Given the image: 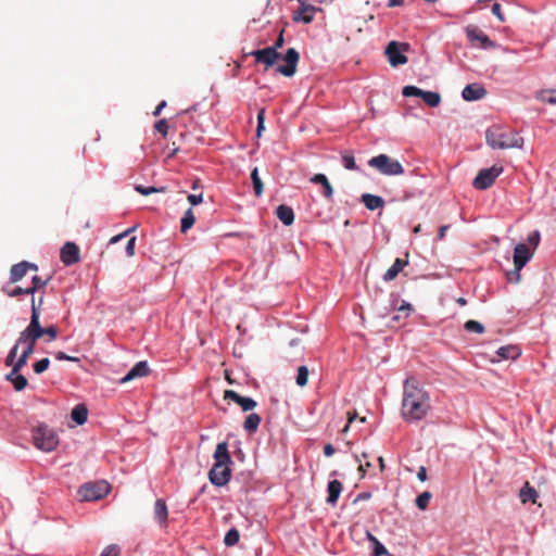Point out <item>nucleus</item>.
I'll return each mask as SVG.
<instances>
[{"label": "nucleus", "instance_id": "obj_45", "mask_svg": "<svg viewBox=\"0 0 556 556\" xmlns=\"http://www.w3.org/2000/svg\"><path fill=\"white\" fill-rule=\"evenodd\" d=\"M49 365H50L49 358H47V357L42 358L34 364V371L38 375L42 374L43 371H46L48 369Z\"/></svg>", "mask_w": 556, "mask_h": 556}, {"label": "nucleus", "instance_id": "obj_48", "mask_svg": "<svg viewBox=\"0 0 556 556\" xmlns=\"http://www.w3.org/2000/svg\"><path fill=\"white\" fill-rule=\"evenodd\" d=\"M17 351H18V346L15 343L13 345V348L10 350L8 356L5 357L4 363H5L7 366H12L13 367V365L15 363V359H16V356H17Z\"/></svg>", "mask_w": 556, "mask_h": 556}, {"label": "nucleus", "instance_id": "obj_35", "mask_svg": "<svg viewBox=\"0 0 556 556\" xmlns=\"http://www.w3.org/2000/svg\"><path fill=\"white\" fill-rule=\"evenodd\" d=\"M538 99L544 103L556 105V90H542Z\"/></svg>", "mask_w": 556, "mask_h": 556}, {"label": "nucleus", "instance_id": "obj_26", "mask_svg": "<svg viewBox=\"0 0 556 556\" xmlns=\"http://www.w3.org/2000/svg\"><path fill=\"white\" fill-rule=\"evenodd\" d=\"M342 483L339 480H332L328 483V497L327 503L330 505H336L337 501L342 492Z\"/></svg>", "mask_w": 556, "mask_h": 556}, {"label": "nucleus", "instance_id": "obj_28", "mask_svg": "<svg viewBox=\"0 0 556 556\" xmlns=\"http://www.w3.org/2000/svg\"><path fill=\"white\" fill-rule=\"evenodd\" d=\"M261 421H262V418H261V416L258 414L251 413L245 418L244 424H243V428L249 433H254L258 429Z\"/></svg>", "mask_w": 556, "mask_h": 556}, {"label": "nucleus", "instance_id": "obj_56", "mask_svg": "<svg viewBox=\"0 0 556 556\" xmlns=\"http://www.w3.org/2000/svg\"><path fill=\"white\" fill-rule=\"evenodd\" d=\"M55 358L59 361L79 362L78 357L70 356V355L65 354L64 352H58L55 354Z\"/></svg>", "mask_w": 556, "mask_h": 556}, {"label": "nucleus", "instance_id": "obj_16", "mask_svg": "<svg viewBox=\"0 0 556 556\" xmlns=\"http://www.w3.org/2000/svg\"><path fill=\"white\" fill-rule=\"evenodd\" d=\"M317 10L318 9L316 7L302 2L300 8L293 13V21L309 24L313 22L314 14Z\"/></svg>", "mask_w": 556, "mask_h": 556}, {"label": "nucleus", "instance_id": "obj_21", "mask_svg": "<svg viewBox=\"0 0 556 556\" xmlns=\"http://www.w3.org/2000/svg\"><path fill=\"white\" fill-rule=\"evenodd\" d=\"M309 181L315 185L323 187V197L327 200H331L333 197V188L325 174H315L309 178Z\"/></svg>", "mask_w": 556, "mask_h": 556}, {"label": "nucleus", "instance_id": "obj_49", "mask_svg": "<svg viewBox=\"0 0 556 556\" xmlns=\"http://www.w3.org/2000/svg\"><path fill=\"white\" fill-rule=\"evenodd\" d=\"M541 240V235L539 230H534L528 236V243L532 247L533 251L538 248Z\"/></svg>", "mask_w": 556, "mask_h": 556}, {"label": "nucleus", "instance_id": "obj_5", "mask_svg": "<svg viewBox=\"0 0 556 556\" xmlns=\"http://www.w3.org/2000/svg\"><path fill=\"white\" fill-rule=\"evenodd\" d=\"M368 165L384 176H399L404 173L402 164L387 154H378L368 161Z\"/></svg>", "mask_w": 556, "mask_h": 556}, {"label": "nucleus", "instance_id": "obj_63", "mask_svg": "<svg viewBox=\"0 0 556 556\" xmlns=\"http://www.w3.org/2000/svg\"><path fill=\"white\" fill-rule=\"evenodd\" d=\"M334 452H336V450H334V447L331 444H326L324 446V454H325V456L330 457V456H332L334 454Z\"/></svg>", "mask_w": 556, "mask_h": 556}, {"label": "nucleus", "instance_id": "obj_32", "mask_svg": "<svg viewBox=\"0 0 556 556\" xmlns=\"http://www.w3.org/2000/svg\"><path fill=\"white\" fill-rule=\"evenodd\" d=\"M421 99L424 102L429 105L430 108H435L441 102V96L438 92L434 91H425L421 94Z\"/></svg>", "mask_w": 556, "mask_h": 556}, {"label": "nucleus", "instance_id": "obj_1", "mask_svg": "<svg viewBox=\"0 0 556 556\" xmlns=\"http://www.w3.org/2000/svg\"><path fill=\"white\" fill-rule=\"evenodd\" d=\"M430 409V397L419 381L409 377L404 382L402 416L406 421L424 419Z\"/></svg>", "mask_w": 556, "mask_h": 556}, {"label": "nucleus", "instance_id": "obj_51", "mask_svg": "<svg viewBox=\"0 0 556 556\" xmlns=\"http://www.w3.org/2000/svg\"><path fill=\"white\" fill-rule=\"evenodd\" d=\"M49 279H41V277L35 275L31 279V286H29V288H34V293L39 289V288H42L45 286H47Z\"/></svg>", "mask_w": 556, "mask_h": 556}, {"label": "nucleus", "instance_id": "obj_43", "mask_svg": "<svg viewBox=\"0 0 556 556\" xmlns=\"http://www.w3.org/2000/svg\"><path fill=\"white\" fill-rule=\"evenodd\" d=\"M135 190L137 192H139L140 194H142V195H149V194L155 193V192H164L165 188L157 189V188H154V187H144L142 185H137L135 187Z\"/></svg>", "mask_w": 556, "mask_h": 556}, {"label": "nucleus", "instance_id": "obj_50", "mask_svg": "<svg viewBox=\"0 0 556 556\" xmlns=\"http://www.w3.org/2000/svg\"><path fill=\"white\" fill-rule=\"evenodd\" d=\"M29 356H25L24 353L21 354V356L15 359V363L13 365L14 372H20L21 369L27 364Z\"/></svg>", "mask_w": 556, "mask_h": 556}, {"label": "nucleus", "instance_id": "obj_19", "mask_svg": "<svg viewBox=\"0 0 556 556\" xmlns=\"http://www.w3.org/2000/svg\"><path fill=\"white\" fill-rule=\"evenodd\" d=\"M486 94V90L479 84L467 85L462 92L466 101H476L482 99Z\"/></svg>", "mask_w": 556, "mask_h": 556}, {"label": "nucleus", "instance_id": "obj_44", "mask_svg": "<svg viewBox=\"0 0 556 556\" xmlns=\"http://www.w3.org/2000/svg\"><path fill=\"white\" fill-rule=\"evenodd\" d=\"M154 128L165 138L168 134L169 126L167 121L162 118L154 124Z\"/></svg>", "mask_w": 556, "mask_h": 556}, {"label": "nucleus", "instance_id": "obj_54", "mask_svg": "<svg viewBox=\"0 0 556 556\" xmlns=\"http://www.w3.org/2000/svg\"><path fill=\"white\" fill-rule=\"evenodd\" d=\"M492 13L497 17V20H498L500 22H502V23H503V22L505 21L504 14H503V12H502L501 4H498V3H494V4L492 5Z\"/></svg>", "mask_w": 556, "mask_h": 556}, {"label": "nucleus", "instance_id": "obj_29", "mask_svg": "<svg viewBox=\"0 0 556 556\" xmlns=\"http://www.w3.org/2000/svg\"><path fill=\"white\" fill-rule=\"evenodd\" d=\"M2 292L5 293L10 298H16L22 294H31L34 295V288H22V287H14L11 288L9 285L2 287Z\"/></svg>", "mask_w": 556, "mask_h": 556}, {"label": "nucleus", "instance_id": "obj_55", "mask_svg": "<svg viewBox=\"0 0 556 556\" xmlns=\"http://www.w3.org/2000/svg\"><path fill=\"white\" fill-rule=\"evenodd\" d=\"M135 248H136V237H131L128 240L127 245H126V254L128 256H134L135 255Z\"/></svg>", "mask_w": 556, "mask_h": 556}, {"label": "nucleus", "instance_id": "obj_13", "mask_svg": "<svg viewBox=\"0 0 556 556\" xmlns=\"http://www.w3.org/2000/svg\"><path fill=\"white\" fill-rule=\"evenodd\" d=\"M29 269L37 271L38 267L36 264L29 263L27 261L14 264L10 269V283H16L21 281Z\"/></svg>", "mask_w": 556, "mask_h": 556}, {"label": "nucleus", "instance_id": "obj_47", "mask_svg": "<svg viewBox=\"0 0 556 556\" xmlns=\"http://www.w3.org/2000/svg\"><path fill=\"white\" fill-rule=\"evenodd\" d=\"M27 379L23 375H17L13 380V386L16 391H22L27 387Z\"/></svg>", "mask_w": 556, "mask_h": 556}, {"label": "nucleus", "instance_id": "obj_62", "mask_svg": "<svg viewBox=\"0 0 556 556\" xmlns=\"http://www.w3.org/2000/svg\"><path fill=\"white\" fill-rule=\"evenodd\" d=\"M370 497H371V493H369V492H362V493H359V494L355 497L354 503L359 502V501H367V500H369Z\"/></svg>", "mask_w": 556, "mask_h": 556}, {"label": "nucleus", "instance_id": "obj_64", "mask_svg": "<svg viewBox=\"0 0 556 556\" xmlns=\"http://www.w3.org/2000/svg\"><path fill=\"white\" fill-rule=\"evenodd\" d=\"M417 478L420 481H426L427 480V470H426V468L424 466L419 467L418 472H417Z\"/></svg>", "mask_w": 556, "mask_h": 556}, {"label": "nucleus", "instance_id": "obj_20", "mask_svg": "<svg viewBox=\"0 0 556 556\" xmlns=\"http://www.w3.org/2000/svg\"><path fill=\"white\" fill-rule=\"evenodd\" d=\"M168 509L163 498H157L154 504V519L161 528L167 526Z\"/></svg>", "mask_w": 556, "mask_h": 556}, {"label": "nucleus", "instance_id": "obj_59", "mask_svg": "<svg viewBox=\"0 0 556 556\" xmlns=\"http://www.w3.org/2000/svg\"><path fill=\"white\" fill-rule=\"evenodd\" d=\"M134 230H135V227L129 228V229L125 230L124 232L112 237L111 240H110V243L113 244V243L118 242L119 240H122L124 237H126L127 235H129Z\"/></svg>", "mask_w": 556, "mask_h": 556}, {"label": "nucleus", "instance_id": "obj_4", "mask_svg": "<svg viewBox=\"0 0 556 556\" xmlns=\"http://www.w3.org/2000/svg\"><path fill=\"white\" fill-rule=\"evenodd\" d=\"M39 308L36 305L35 298H31V317L29 325L20 333L16 341L17 346L24 344L23 352L25 356H30L36 346V342L41 338Z\"/></svg>", "mask_w": 556, "mask_h": 556}, {"label": "nucleus", "instance_id": "obj_46", "mask_svg": "<svg viewBox=\"0 0 556 556\" xmlns=\"http://www.w3.org/2000/svg\"><path fill=\"white\" fill-rule=\"evenodd\" d=\"M40 330L42 331L41 332V337L47 334L49 337V341H53L56 339L58 337V328L55 326H49L47 328H42L40 326Z\"/></svg>", "mask_w": 556, "mask_h": 556}, {"label": "nucleus", "instance_id": "obj_37", "mask_svg": "<svg viewBox=\"0 0 556 556\" xmlns=\"http://www.w3.org/2000/svg\"><path fill=\"white\" fill-rule=\"evenodd\" d=\"M431 498H432V494L429 491H425L417 496L416 506L420 510H426Z\"/></svg>", "mask_w": 556, "mask_h": 556}, {"label": "nucleus", "instance_id": "obj_34", "mask_svg": "<svg viewBox=\"0 0 556 556\" xmlns=\"http://www.w3.org/2000/svg\"><path fill=\"white\" fill-rule=\"evenodd\" d=\"M308 375H309L308 368L306 366H300L298 368L296 378H295L296 384L301 388L305 387L308 382Z\"/></svg>", "mask_w": 556, "mask_h": 556}, {"label": "nucleus", "instance_id": "obj_23", "mask_svg": "<svg viewBox=\"0 0 556 556\" xmlns=\"http://www.w3.org/2000/svg\"><path fill=\"white\" fill-rule=\"evenodd\" d=\"M408 264L407 260L396 258L392 266L384 273L383 280L392 281L397 275L403 270V268Z\"/></svg>", "mask_w": 556, "mask_h": 556}, {"label": "nucleus", "instance_id": "obj_57", "mask_svg": "<svg viewBox=\"0 0 556 556\" xmlns=\"http://www.w3.org/2000/svg\"><path fill=\"white\" fill-rule=\"evenodd\" d=\"M356 460L359 463L358 471L361 472V476L364 477L366 473V469L371 467V464L369 462L362 464V458L358 455H356Z\"/></svg>", "mask_w": 556, "mask_h": 556}, {"label": "nucleus", "instance_id": "obj_61", "mask_svg": "<svg viewBox=\"0 0 556 556\" xmlns=\"http://www.w3.org/2000/svg\"><path fill=\"white\" fill-rule=\"evenodd\" d=\"M357 417L356 412H348V425L342 429L343 432L349 430L350 424Z\"/></svg>", "mask_w": 556, "mask_h": 556}, {"label": "nucleus", "instance_id": "obj_39", "mask_svg": "<svg viewBox=\"0 0 556 556\" xmlns=\"http://www.w3.org/2000/svg\"><path fill=\"white\" fill-rule=\"evenodd\" d=\"M413 311V307L409 303H403L399 308H397V314L393 315L392 316V321H400V319L404 316V317H407L410 312Z\"/></svg>", "mask_w": 556, "mask_h": 556}, {"label": "nucleus", "instance_id": "obj_14", "mask_svg": "<svg viewBox=\"0 0 556 556\" xmlns=\"http://www.w3.org/2000/svg\"><path fill=\"white\" fill-rule=\"evenodd\" d=\"M61 261L70 266L80 261V251L76 243L66 242L61 249Z\"/></svg>", "mask_w": 556, "mask_h": 556}, {"label": "nucleus", "instance_id": "obj_2", "mask_svg": "<svg viewBox=\"0 0 556 556\" xmlns=\"http://www.w3.org/2000/svg\"><path fill=\"white\" fill-rule=\"evenodd\" d=\"M215 463L208 472V479L212 484L216 486H224L227 484L231 477V470L228 465L231 463V457L228 452L227 442L217 444L214 455Z\"/></svg>", "mask_w": 556, "mask_h": 556}, {"label": "nucleus", "instance_id": "obj_3", "mask_svg": "<svg viewBox=\"0 0 556 556\" xmlns=\"http://www.w3.org/2000/svg\"><path fill=\"white\" fill-rule=\"evenodd\" d=\"M486 143L493 149H511V148H521L523 144V139L514 130L502 127L498 125H493L488 128L486 134Z\"/></svg>", "mask_w": 556, "mask_h": 556}, {"label": "nucleus", "instance_id": "obj_10", "mask_svg": "<svg viewBox=\"0 0 556 556\" xmlns=\"http://www.w3.org/2000/svg\"><path fill=\"white\" fill-rule=\"evenodd\" d=\"M533 251L523 243L516 244L514 249V267L516 274V281L519 282L521 279L520 270L531 260Z\"/></svg>", "mask_w": 556, "mask_h": 556}, {"label": "nucleus", "instance_id": "obj_27", "mask_svg": "<svg viewBox=\"0 0 556 556\" xmlns=\"http://www.w3.org/2000/svg\"><path fill=\"white\" fill-rule=\"evenodd\" d=\"M72 419L77 425H84L88 418V409L84 404L76 405L71 413Z\"/></svg>", "mask_w": 556, "mask_h": 556}, {"label": "nucleus", "instance_id": "obj_15", "mask_svg": "<svg viewBox=\"0 0 556 556\" xmlns=\"http://www.w3.org/2000/svg\"><path fill=\"white\" fill-rule=\"evenodd\" d=\"M224 399L235 402L242 408L243 412L252 410L257 405V403L253 399L241 396L239 393H237L233 390H226L224 392Z\"/></svg>", "mask_w": 556, "mask_h": 556}, {"label": "nucleus", "instance_id": "obj_22", "mask_svg": "<svg viewBox=\"0 0 556 556\" xmlns=\"http://www.w3.org/2000/svg\"><path fill=\"white\" fill-rule=\"evenodd\" d=\"M520 354L521 352L516 345L502 346L496 351L498 358L492 359V362H498L501 359H516Z\"/></svg>", "mask_w": 556, "mask_h": 556}, {"label": "nucleus", "instance_id": "obj_41", "mask_svg": "<svg viewBox=\"0 0 556 556\" xmlns=\"http://www.w3.org/2000/svg\"><path fill=\"white\" fill-rule=\"evenodd\" d=\"M464 328L469 332L476 333H482L484 331V326L477 320H467Z\"/></svg>", "mask_w": 556, "mask_h": 556}, {"label": "nucleus", "instance_id": "obj_6", "mask_svg": "<svg viewBox=\"0 0 556 556\" xmlns=\"http://www.w3.org/2000/svg\"><path fill=\"white\" fill-rule=\"evenodd\" d=\"M33 441L35 446L43 452H51L55 450L59 444L56 432L43 425L33 431Z\"/></svg>", "mask_w": 556, "mask_h": 556}, {"label": "nucleus", "instance_id": "obj_33", "mask_svg": "<svg viewBox=\"0 0 556 556\" xmlns=\"http://www.w3.org/2000/svg\"><path fill=\"white\" fill-rule=\"evenodd\" d=\"M251 180H252V184H253V188H254V193L256 197H261L263 191H264V184L262 181V179L260 178L258 176V169L257 167H255L252 172H251Z\"/></svg>", "mask_w": 556, "mask_h": 556}, {"label": "nucleus", "instance_id": "obj_12", "mask_svg": "<svg viewBox=\"0 0 556 556\" xmlns=\"http://www.w3.org/2000/svg\"><path fill=\"white\" fill-rule=\"evenodd\" d=\"M249 54L254 58L256 63L263 64L265 71H267L271 66H274L276 64V62L278 61V59L280 58V54L278 51H275L274 48H268V47H266L264 49L254 50V51L250 52Z\"/></svg>", "mask_w": 556, "mask_h": 556}, {"label": "nucleus", "instance_id": "obj_7", "mask_svg": "<svg viewBox=\"0 0 556 556\" xmlns=\"http://www.w3.org/2000/svg\"><path fill=\"white\" fill-rule=\"evenodd\" d=\"M110 489V484L105 481L86 483L79 488L78 494L83 501L92 502L106 496Z\"/></svg>", "mask_w": 556, "mask_h": 556}, {"label": "nucleus", "instance_id": "obj_42", "mask_svg": "<svg viewBox=\"0 0 556 556\" xmlns=\"http://www.w3.org/2000/svg\"><path fill=\"white\" fill-rule=\"evenodd\" d=\"M424 90L416 87V86H405L403 89H402V94L404 97H419L421 98V94H422Z\"/></svg>", "mask_w": 556, "mask_h": 556}, {"label": "nucleus", "instance_id": "obj_25", "mask_svg": "<svg viewBox=\"0 0 556 556\" xmlns=\"http://www.w3.org/2000/svg\"><path fill=\"white\" fill-rule=\"evenodd\" d=\"M276 215L279 218V220L286 226H290L294 222L293 210L288 205H279L276 210Z\"/></svg>", "mask_w": 556, "mask_h": 556}, {"label": "nucleus", "instance_id": "obj_58", "mask_svg": "<svg viewBox=\"0 0 556 556\" xmlns=\"http://www.w3.org/2000/svg\"><path fill=\"white\" fill-rule=\"evenodd\" d=\"M283 33H285V30L282 29L279 33V36L277 37L275 43L270 47V48H274L275 51H278V49H280L285 43Z\"/></svg>", "mask_w": 556, "mask_h": 556}, {"label": "nucleus", "instance_id": "obj_11", "mask_svg": "<svg viewBox=\"0 0 556 556\" xmlns=\"http://www.w3.org/2000/svg\"><path fill=\"white\" fill-rule=\"evenodd\" d=\"M282 60L285 64L277 66L276 71L286 77H292L296 73V66L300 61L299 52L294 48H289Z\"/></svg>", "mask_w": 556, "mask_h": 556}, {"label": "nucleus", "instance_id": "obj_24", "mask_svg": "<svg viewBox=\"0 0 556 556\" xmlns=\"http://www.w3.org/2000/svg\"><path fill=\"white\" fill-rule=\"evenodd\" d=\"M361 200L369 211H375L384 206V200L379 195L364 193Z\"/></svg>", "mask_w": 556, "mask_h": 556}, {"label": "nucleus", "instance_id": "obj_53", "mask_svg": "<svg viewBox=\"0 0 556 556\" xmlns=\"http://www.w3.org/2000/svg\"><path fill=\"white\" fill-rule=\"evenodd\" d=\"M264 122H265V109H261L257 113V135H261V131L264 130Z\"/></svg>", "mask_w": 556, "mask_h": 556}, {"label": "nucleus", "instance_id": "obj_17", "mask_svg": "<svg viewBox=\"0 0 556 556\" xmlns=\"http://www.w3.org/2000/svg\"><path fill=\"white\" fill-rule=\"evenodd\" d=\"M467 37L470 41H478L483 49L494 48V42L482 30L476 27H467Z\"/></svg>", "mask_w": 556, "mask_h": 556}, {"label": "nucleus", "instance_id": "obj_8", "mask_svg": "<svg viewBox=\"0 0 556 556\" xmlns=\"http://www.w3.org/2000/svg\"><path fill=\"white\" fill-rule=\"evenodd\" d=\"M503 173V166L493 165L490 168L479 170L478 175L472 181V186L478 190H485L490 188L495 179Z\"/></svg>", "mask_w": 556, "mask_h": 556}, {"label": "nucleus", "instance_id": "obj_60", "mask_svg": "<svg viewBox=\"0 0 556 556\" xmlns=\"http://www.w3.org/2000/svg\"><path fill=\"white\" fill-rule=\"evenodd\" d=\"M203 195L202 194H189L188 201L191 205H198L202 202Z\"/></svg>", "mask_w": 556, "mask_h": 556}, {"label": "nucleus", "instance_id": "obj_9", "mask_svg": "<svg viewBox=\"0 0 556 556\" xmlns=\"http://www.w3.org/2000/svg\"><path fill=\"white\" fill-rule=\"evenodd\" d=\"M408 43H400L397 41H391L388 43L386 48V54L388 56L389 63L393 66H400L407 63V58L402 53V51L408 50Z\"/></svg>", "mask_w": 556, "mask_h": 556}, {"label": "nucleus", "instance_id": "obj_31", "mask_svg": "<svg viewBox=\"0 0 556 556\" xmlns=\"http://www.w3.org/2000/svg\"><path fill=\"white\" fill-rule=\"evenodd\" d=\"M195 223V217H194V214H193V211L192 208H188L182 218H181V225H180V230L182 233H186Z\"/></svg>", "mask_w": 556, "mask_h": 556}, {"label": "nucleus", "instance_id": "obj_36", "mask_svg": "<svg viewBox=\"0 0 556 556\" xmlns=\"http://www.w3.org/2000/svg\"><path fill=\"white\" fill-rule=\"evenodd\" d=\"M342 164H343L344 168H346L349 170H357L358 169L356 162H355V157L351 152L345 151L342 154Z\"/></svg>", "mask_w": 556, "mask_h": 556}, {"label": "nucleus", "instance_id": "obj_40", "mask_svg": "<svg viewBox=\"0 0 556 556\" xmlns=\"http://www.w3.org/2000/svg\"><path fill=\"white\" fill-rule=\"evenodd\" d=\"M239 531L235 528L228 530V532L226 533L225 538H224V543L225 545L227 546H233L235 544L238 543L239 541Z\"/></svg>", "mask_w": 556, "mask_h": 556}, {"label": "nucleus", "instance_id": "obj_30", "mask_svg": "<svg viewBox=\"0 0 556 556\" xmlns=\"http://www.w3.org/2000/svg\"><path fill=\"white\" fill-rule=\"evenodd\" d=\"M520 500L522 503L532 502L535 503L538 497L536 490L529 484V482H526L523 488L520 490L519 493Z\"/></svg>", "mask_w": 556, "mask_h": 556}, {"label": "nucleus", "instance_id": "obj_18", "mask_svg": "<svg viewBox=\"0 0 556 556\" xmlns=\"http://www.w3.org/2000/svg\"><path fill=\"white\" fill-rule=\"evenodd\" d=\"M149 372H150V369H149L147 362H139L127 372L126 376H124L121 379L119 382L126 383L134 379L146 377L149 375Z\"/></svg>", "mask_w": 556, "mask_h": 556}, {"label": "nucleus", "instance_id": "obj_38", "mask_svg": "<svg viewBox=\"0 0 556 556\" xmlns=\"http://www.w3.org/2000/svg\"><path fill=\"white\" fill-rule=\"evenodd\" d=\"M368 539L374 543V556L389 555L387 548L372 534L368 533Z\"/></svg>", "mask_w": 556, "mask_h": 556}, {"label": "nucleus", "instance_id": "obj_52", "mask_svg": "<svg viewBox=\"0 0 556 556\" xmlns=\"http://www.w3.org/2000/svg\"><path fill=\"white\" fill-rule=\"evenodd\" d=\"M121 549L118 545L112 544L104 548L100 556H119Z\"/></svg>", "mask_w": 556, "mask_h": 556}]
</instances>
